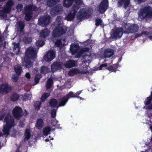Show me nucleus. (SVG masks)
<instances>
[{
  "label": "nucleus",
  "mask_w": 152,
  "mask_h": 152,
  "mask_svg": "<svg viewBox=\"0 0 152 152\" xmlns=\"http://www.w3.org/2000/svg\"><path fill=\"white\" fill-rule=\"evenodd\" d=\"M15 125L13 120L11 117L8 115L6 116L4 121L3 132L5 134H12L10 131L11 128Z\"/></svg>",
  "instance_id": "f257e3e1"
},
{
  "label": "nucleus",
  "mask_w": 152,
  "mask_h": 152,
  "mask_svg": "<svg viewBox=\"0 0 152 152\" xmlns=\"http://www.w3.org/2000/svg\"><path fill=\"white\" fill-rule=\"evenodd\" d=\"M152 15V9L150 7H146L141 9L138 13L139 19L141 20L147 16Z\"/></svg>",
  "instance_id": "f03ea898"
},
{
  "label": "nucleus",
  "mask_w": 152,
  "mask_h": 152,
  "mask_svg": "<svg viewBox=\"0 0 152 152\" xmlns=\"http://www.w3.org/2000/svg\"><path fill=\"white\" fill-rule=\"evenodd\" d=\"M77 96H75L74 93L71 91L69 92L66 96L62 98L59 104V106H64L65 105L68 99L71 97H76Z\"/></svg>",
  "instance_id": "7ed1b4c3"
},
{
  "label": "nucleus",
  "mask_w": 152,
  "mask_h": 152,
  "mask_svg": "<svg viewBox=\"0 0 152 152\" xmlns=\"http://www.w3.org/2000/svg\"><path fill=\"white\" fill-rule=\"evenodd\" d=\"M108 7V2L107 0L102 1L99 6L97 10L100 13L104 12L107 9Z\"/></svg>",
  "instance_id": "20e7f679"
},
{
  "label": "nucleus",
  "mask_w": 152,
  "mask_h": 152,
  "mask_svg": "<svg viewBox=\"0 0 152 152\" xmlns=\"http://www.w3.org/2000/svg\"><path fill=\"white\" fill-rule=\"evenodd\" d=\"M66 31V28L65 26L56 29L53 31V36L54 37L59 36L65 33Z\"/></svg>",
  "instance_id": "39448f33"
},
{
  "label": "nucleus",
  "mask_w": 152,
  "mask_h": 152,
  "mask_svg": "<svg viewBox=\"0 0 152 152\" xmlns=\"http://www.w3.org/2000/svg\"><path fill=\"white\" fill-rule=\"evenodd\" d=\"M22 111L20 107H17L13 110V114L14 116L16 118L21 116L22 115Z\"/></svg>",
  "instance_id": "423d86ee"
},
{
  "label": "nucleus",
  "mask_w": 152,
  "mask_h": 152,
  "mask_svg": "<svg viewBox=\"0 0 152 152\" xmlns=\"http://www.w3.org/2000/svg\"><path fill=\"white\" fill-rule=\"evenodd\" d=\"M13 4V3L12 1L10 0L8 1V2L3 12H4V14H2V16H5L6 13H8L10 11L11 8V7Z\"/></svg>",
  "instance_id": "0eeeda50"
},
{
  "label": "nucleus",
  "mask_w": 152,
  "mask_h": 152,
  "mask_svg": "<svg viewBox=\"0 0 152 152\" xmlns=\"http://www.w3.org/2000/svg\"><path fill=\"white\" fill-rule=\"evenodd\" d=\"M55 56V52L53 51L49 52L44 57L45 60L47 61H50L53 59Z\"/></svg>",
  "instance_id": "6e6552de"
},
{
  "label": "nucleus",
  "mask_w": 152,
  "mask_h": 152,
  "mask_svg": "<svg viewBox=\"0 0 152 152\" xmlns=\"http://www.w3.org/2000/svg\"><path fill=\"white\" fill-rule=\"evenodd\" d=\"M152 99V97L151 96L147 98L144 101V104L145 105V107L146 108V109H152V104H150V102Z\"/></svg>",
  "instance_id": "1a4fd4ad"
},
{
  "label": "nucleus",
  "mask_w": 152,
  "mask_h": 152,
  "mask_svg": "<svg viewBox=\"0 0 152 152\" xmlns=\"http://www.w3.org/2000/svg\"><path fill=\"white\" fill-rule=\"evenodd\" d=\"M10 90V88L7 84L1 86L0 88V92L4 94L7 93Z\"/></svg>",
  "instance_id": "9d476101"
},
{
  "label": "nucleus",
  "mask_w": 152,
  "mask_h": 152,
  "mask_svg": "<svg viewBox=\"0 0 152 152\" xmlns=\"http://www.w3.org/2000/svg\"><path fill=\"white\" fill-rule=\"evenodd\" d=\"M37 50L34 49L32 47H30L28 48L26 50V54L28 55H31L33 56H35L37 53Z\"/></svg>",
  "instance_id": "9b49d317"
},
{
  "label": "nucleus",
  "mask_w": 152,
  "mask_h": 152,
  "mask_svg": "<svg viewBox=\"0 0 152 152\" xmlns=\"http://www.w3.org/2000/svg\"><path fill=\"white\" fill-rule=\"evenodd\" d=\"M79 47V46L76 44H72L71 45L70 50L73 54L76 53V52L78 51Z\"/></svg>",
  "instance_id": "f8f14e48"
},
{
  "label": "nucleus",
  "mask_w": 152,
  "mask_h": 152,
  "mask_svg": "<svg viewBox=\"0 0 152 152\" xmlns=\"http://www.w3.org/2000/svg\"><path fill=\"white\" fill-rule=\"evenodd\" d=\"M61 64L60 63H56L53 64L51 66V70L53 72H55L59 68H62Z\"/></svg>",
  "instance_id": "ddd939ff"
},
{
  "label": "nucleus",
  "mask_w": 152,
  "mask_h": 152,
  "mask_svg": "<svg viewBox=\"0 0 152 152\" xmlns=\"http://www.w3.org/2000/svg\"><path fill=\"white\" fill-rule=\"evenodd\" d=\"M123 33V30L122 28L117 29L115 32L114 33V36L116 38L121 37Z\"/></svg>",
  "instance_id": "4468645a"
},
{
  "label": "nucleus",
  "mask_w": 152,
  "mask_h": 152,
  "mask_svg": "<svg viewBox=\"0 0 152 152\" xmlns=\"http://www.w3.org/2000/svg\"><path fill=\"white\" fill-rule=\"evenodd\" d=\"M114 53L113 51L110 49L106 50L104 52V56L105 58H109L112 56Z\"/></svg>",
  "instance_id": "2eb2a0df"
},
{
  "label": "nucleus",
  "mask_w": 152,
  "mask_h": 152,
  "mask_svg": "<svg viewBox=\"0 0 152 152\" xmlns=\"http://www.w3.org/2000/svg\"><path fill=\"white\" fill-rule=\"evenodd\" d=\"M44 125L43 121L42 119H39L37 121V124L36 127L38 129H40L42 128Z\"/></svg>",
  "instance_id": "dca6fc26"
},
{
  "label": "nucleus",
  "mask_w": 152,
  "mask_h": 152,
  "mask_svg": "<svg viewBox=\"0 0 152 152\" xmlns=\"http://www.w3.org/2000/svg\"><path fill=\"white\" fill-rule=\"evenodd\" d=\"M76 62L74 61H70L67 62L65 64V66L66 67L70 68L73 67L74 66H75L76 65Z\"/></svg>",
  "instance_id": "f3484780"
},
{
  "label": "nucleus",
  "mask_w": 152,
  "mask_h": 152,
  "mask_svg": "<svg viewBox=\"0 0 152 152\" xmlns=\"http://www.w3.org/2000/svg\"><path fill=\"white\" fill-rule=\"evenodd\" d=\"M129 0H120L118 1V3L120 5L123 4L125 8L129 4Z\"/></svg>",
  "instance_id": "a211bd4d"
},
{
  "label": "nucleus",
  "mask_w": 152,
  "mask_h": 152,
  "mask_svg": "<svg viewBox=\"0 0 152 152\" xmlns=\"http://www.w3.org/2000/svg\"><path fill=\"white\" fill-rule=\"evenodd\" d=\"M49 31L48 29H46L42 31L40 33L41 37L44 38L46 37L49 34Z\"/></svg>",
  "instance_id": "6ab92c4d"
},
{
  "label": "nucleus",
  "mask_w": 152,
  "mask_h": 152,
  "mask_svg": "<svg viewBox=\"0 0 152 152\" xmlns=\"http://www.w3.org/2000/svg\"><path fill=\"white\" fill-rule=\"evenodd\" d=\"M130 24H127L126 25V26L125 27V28L126 29L131 30L132 29V28L133 27L135 29V30L134 31H136L138 29V28L137 27V25H135L134 26H131L130 27Z\"/></svg>",
  "instance_id": "aec40b11"
},
{
  "label": "nucleus",
  "mask_w": 152,
  "mask_h": 152,
  "mask_svg": "<svg viewBox=\"0 0 152 152\" xmlns=\"http://www.w3.org/2000/svg\"><path fill=\"white\" fill-rule=\"evenodd\" d=\"M14 70L16 74L18 75H19L22 72L21 68L18 65L15 66Z\"/></svg>",
  "instance_id": "412c9836"
},
{
  "label": "nucleus",
  "mask_w": 152,
  "mask_h": 152,
  "mask_svg": "<svg viewBox=\"0 0 152 152\" xmlns=\"http://www.w3.org/2000/svg\"><path fill=\"white\" fill-rule=\"evenodd\" d=\"M72 0H64L63 4L64 5L67 7H70L72 4Z\"/></svg>",
  "instance_id": "4be33fe9"
},
{
  "label": "nucleus",
  "mask_w": 152,
  "mask_h": 152,
  "mask_svg": "<svg viewBox=\"0 0 152 152\" xmlns=\"http://www.w3.org/2000/svg\"><path fill=\"white\" fill-rule=\"evenodd\" d=\"M51 129L49 127H47L45 128L43 130V135L47 136L49 133V132L51 131Z\"/></svg>",
  "instance_id": "5701e85b"
},
{
  "label": "nucleus",
  "mask_w": 152,
  "mask_h": 152,
  "mask_svg": "<svg viewBox=\"0 0 152 152\" xmlns=\"http://www.w3.org/2000/svg\"><path fill=\"white\" fill-rule=\"evenodd\" d=\"M25 140H28L30 137L31 134L30 130L29 129H27L25 133Z\"/></svg>",
  "instance_id": "b1692460"
},
{
  "label": "nucleus",
  "mask_w": 152,
  "mask_h": 152,
  "mask_svg": "<svg viewBox=\"0 0 152 152\" xmlns=\"http://www.w3.org/2000/svg\"><path fill=\"white\" fill-rule=\"evenodd\" d=\"M80 72L79 70L76 69H71L69 72V74L70 75H72L78 73Z\"/></svg>",
  "instance_id": "393cba45"
},
{
  "label": "nucleus",
  "mask_w": 152,
  "mask_h": 152,
  "mask_svg": "<svg viewBox=\"0 0 152 152\" xmlns=\"http://www.w3.org/2000/svg\"><path fill=\"white\" fill-rule=\"evenodd\" d=\"M50 95V94L49 93H44L42 95L41 98V100L42 102H44L47 98H48Z\"/></svg>",
  "instance_id": "a878e982"
},
{
  "label": "nucleus",
  "mask_w": 152,
  "mask_h": 152,
  "mask_svg": "<svg viewBox=\"0 0 152 152\" xmlns=\"http://www.w3.org/2000/svg\"><path fill=\"white\" fill-rule=\"evenodd\" d=\"M53 84L52 80L51 79H48L46 85L47 88L49 89L52 86Z\"/></svg>",
  "instance_id": "bb28decb"
},
{
  "label": "nucleus",
  "mask_w": 152,
  "mask_h": 152,
  "mask_svg": "<svg viewBox=\"0 0 152 152\" xmlns=\"http://www.w3.org/2000/svg\"><path fill=\"white\" fill-rule=\"evenodd\" d=\"M64 40H58L56 42L55 44L58 46L61 47L65 45L64 43Z\"/></svg>",
  "instance_id": "cd10ccee"
},
{
  "label": "nucleus",
  "mask_w": 152,
  "mask_h": 152,
  "mask_svg": "<svg viewBox=\"0 0 152 152\" xmlns=\"http://www.w3.org/2000/svg\"><path fill=\"white\" fill-rule=\"evenodd\" d=\"M57 101L56 99H52L50 102V104L51 106H55L57 104Z\"/></svg>",
  "instance_id": "c85d7f7f"
},
{
  "label": "nucleus",
  "mask_w": 152,
  "mask_h": 152,
  "mask_svg": "<svg viewBox=\"0 0 152 152\" xmlns=\"http://www.w3.org/2000/svg\"><path fill=\"white\" fill-rule=\"evenodd\" d=\"M41 105V102L39 101L36 102L34 104L35 109L36 110H39Z\"/></svg>",
  "instance_id": "c756f323"
},
{
  "label": "nucleus",
  "mask_w": 152,
  "mask_h": 152,
  "mask_svg": "<svg viewBox=\"0 0 152 152\" xmlns=\"http://www.w3.org/2000/svg\"><path fill=\"white\" fill-rule=\"evenodd\" d=\"M48 70V68L45 66L42 67L41 69V72L42 73H45Z\"/></svg>",
  "instance_id": "7c9ffc66"
},
{
  "label": "nucleus",
  "mask_w": 152,
  "mask_h": 152,
  "mask_svg": "<svg viewBox=\"0 0 152 152\" xmlns=\"http://www.w3.org/2000/svg\"><path fill=\"white\" fill-rule=\"evenodd\" d=\"M51 124L53 126H55L56 128H58V121L56 120H54L52 122Z\"/></svg>",
  "instance_id": "2f4dec72"
},
{
  "label": "nucleus",
  "mask_w": 152,
  "mask_h": 152,
  "mask_svg": "<svg viewBox=\"0 0 152 152\" xmlns=\"http://www.w3.org/2000/svg\"><path fill=\"white\" fill-rule=\"evenodd\" d=\"M14 49L15 50H17L18 52L16 53V54H18L19 51V45L18 44H14Z\"/></svg>",
  "instance_id": "473e14b6"
},
{
  "label": "nucleus",
  "mask_w": 152,
  "mask_h": 152,
  "mask_svg": "<svg viewBox=\"0 0 152 152\" xmlns=\"http://www.w3.org/2000/svg\"><path fill=\"white\" fill-rule=\"evenodd\" d=\"M18 25L19 26L20 29V31H21L24 27V25L23 23V22H19L18 23Z\"/></svg>",
  "instance_id": "72a5a7b5"
},
{
  "label": "nucleus",
  "mask_w": 152,
  "mask_h": 152,
  "mask_svg": "<svg viewBox=\"0 0 152 152\" xmlns=\"http://www.w3.org/2000/svg\"><path fill=\"white\" fill-rule=\"evenodd\" d=\"M106 68L109 71H111L112 72H115L116 71V69L115 68H114L112 66H110L109 67Z\"/></svg>",
  "instance_id": "f704fd0d"
},
{
  "label": "nucleus",
  "mask_w": 152,
  "mask_h": 152,
  "mask_svg": "<svg viewBox=\"0 0 152 152\" xmlns=\"http://www.w3.org/2000/svg\"><path fill=\"white\" fill-rule=\"evenodd\" d=\"M59 0H50V1H48V4L49 5H50V3H52L53 4H56V2H57L59 1Z\"/></svg>",
  "instance_id": "c9c22d12"
},
{
  "label": "nucleus",
  "mask_w": 152,
  "mask_h": 152,
  "mask_svg": "<svg viewBox=\"0 0 152 152\" xmlns=\"http://www.w3.org/2000/svg\"><path fill=\"white\" fill-rule=\"evenodd\" d=\"M102 23V21L101 19H96V26H98L99 25L101 24Z\"/></svg>",
  "instance_id": "e433bc0d"
},
{
  "label": "nucleus",
  "mask_w": 152,
  "mask_h": 152,
  "mask_svg": "<svg viewBox=\"0 0 152 152\" xmlns=\"http://www.w3.org/2000/svg\"><path fill=\"white\" fill-rule=\"evenodd\" d=\"M41 77V75L39 74L38 75L35 76V81L37 82V83L38 82Z\"/></svg>",
  "instance_id": "4c0bfd02"
},
{
  "label": "nucleus",
  "mask_w": 152,
  "mask_h": 152,
  "mask_svg": "<svg viewBox=\"0 0 152 152\" xmlns=\"http://www.w3.org/2000/svg\"><path fill=\"white\" fill-rule=\"evenodd\" d=\"M44 44V42L43 41H37V45L38 46H42Z\"/></svg>",
  "instance_id": "58836bf2"
},
{
  "label": "nucleus",
  "mask_w": 152,
  "mask_h": 152,
  "mask_svg": "<svg viewBox=\"0 0 152 152\" xmlns=\"http://www.w3.org/2000/svg\"><path fill=\"white\" fill-rule=\"evenodd\" d=\"M50 22V17L49 16H48L47 18H45L44 20V22L45 23H49Z\"/></svg>",
  "instance_id": "ea45409f"
},
{
  "label": "nucleus",
  "mask_w": 152,
  "mask_h": 152,
  "mask_svg": "<svg viewBox=\"0 0 152 152\" xmlns=\"http://www.w3.org/2000/svg\"><path fill=\"white\" fill-rule=\"evenodd\" d=\"M107 66V64L106 63H105L103 64H101L99 67V69H97V70H101L102 69V68L104 67H106Z\"/></svg>",
  "instance_id": "a19ab883"
},
{
  "label": "nucleus",
  "mask_w": 152,
  "mask_h": 152,
  "mask_svg": "<svg viewBox=\"0 0 152 152\" xmlns=\"http://www.w3.org/2000/svg\"><path fill=\"white\" fill-rule=\"evenodd\" d=\"M81 91H78L75 94H74V95L77 96V97H76L80 98L81 100H83V99L81 97L78 96L81 93Z\"/></svg>",
  "instance_id": "79ce46f5"
},
{
  "label": "nucleus",
  "mask_w": 152,
  "mask_h": 152,
  "mask_svg": "<svg viewBox=\"0 0 152 152\" xmlns=\"http://www.w3.org/2000/svg\"><path fill=\"white\" fill-rule=\"evenodd\" d=\"M56 115V111L55 110H53L51 112V115L52 117H54Z\"/></svg>",
  "instance_id": "37998d69"
},
{
  "label": "nucleus",
  "mask_w": 152,
  "mask_h": 152,
  "mask_svg": "<svg viewBox=\"0 0 152 152\" xmlns=\"http://www.w3.org/2000/svg\"><path fill=\"white\" fill-rule=\"evenodd\" d=\"M22 7V5L21 4H18L17 7V9L18 10V11H20Z\"/></svg>",
  "instance_id": "c03bdc74"
},
{
  "label": "nucleus",
  "mask_w": 152,
  "mask_h": 152,
  "mask_svg": "<svg viewBox=\"0 0 152 152\" xmlns=\"http://www.w3.org/2000/svg\"><path fill=\"white\" fill-rule=\"evenodd\" d=\"M31 17V16L30 15L26 14V19L27 20H30V19Z\"/></svg>",
  "instance_id": "a18cd8bd"
},
{
  "label": "nucleus",
  "mask_w": 152,
  "mask_h": 152,
  "mask_svg": "<svg viewBox=\"0 0 152 152\" xmlns=\"http://www.w3.org/2000/svg\"><path fill=\"white\" fill-rule=\"evenodd\" d=\"M50 12L51 14L52 15H57L58 14V12L55 11H55L53 10L51 11Z\"/></svg>",
  "instance_id": "49530a36"
},
{
  "label": "nucleus",
  "mask_w": 152,
  "mask_h": 152,
  "mask_svg": "<svg viewBox=\"0 0 152 152\" xmlns=\"http://www.w3.org/2000/svg\"><path fill=\"white\" fill-rule=\"evenodd\" d=\"M27 65H26V68H29L31 66L32 64L31 63L29 62H27Z\"/></svg>",
  "instance_id": "de8ad7c7"
},
{
  "label": "nucleus",
  "mask_w": 152,
  "mask_h": 152,
  "mask_svg": "<svg viewBox=\"0 0 152 152\" xmlns=\"http://www.w3.org/2000/svg\"><path fill=\"white\" fill-rule=\"evenodd\" d=\"M83 66H84V64H85L86 65V66H88L89 65V61H84V62H83Z\"/></svg>",
  "instance_id": "09e8293b"
},
{
  "label": "nucleus",
  "mask_w": 152,
  "mask_h": 152,
  "mask_svg": "<svg viewBox=\"0 0 152 152\" xmlns=\"http://www.w3.org/2000/svg\"><path fill=\"white\" fill-rule=\"evenodd\" d=\"M26 77L27 78H30V74L28 73H27L26 74Z\"/></svg>",
  "instance_id": "8fccbe9b"
},
{
  "label": "nucleus",
  "mask_w": 152,
  "mask_h": 152,
  "mask_svg": "<svg viewBox=\"0 0 152 152\" xmlns=\"http://www.w3.org/2000/svg\"><path fill=\"white\" fill-rule=\"evenodd\" d=\"M26 96L27 97V99H30L32 97L29 94H27Z\"/></svg>",
  "instance_id": "3c124183"
},
{
  "label": "nucleus",
  "mask_w": 152,
  "mask_h": 152,
  "mask_svg": "<svg viewBox=\"0 0 152 152\" xmlns=\"http://www.w3.org/2000/svg\"><path fill=\"white\" fill-rule=\"evenodd\" d=\"M12 80H13L14 81H16L17 80V78H16V77H15V76H12Z\"/></svg>",
  "instance_id": "603ef678"
},
{
  "label": "nucleus",
  "mask_w": 152,
  "mask_h": 152,
  "mask_svg": "<svg viewBox=\"0 0 152 152\" xmlns=\"http://www.w3.org/2000/svg\"><path fill=\"white\" fill-rule=\"evenodd\" d=\"M4 115L3 114L0 115V120H1L3 118Z\"/></svg>",
  "instance_id": "864d4df0"
},
{
  "label": "nucleus",
  "mask_w": 152,
  "mask_h": 152,
  "mask_svg": "<svg viewBox=\"0 0 152 152\" xmlns=\"http://www.w3.org/2000/svg\"><path fill=\"white\" fill-rule=\"evenodd\" d=\"M88 49L87 48H85V49H84V50H83V52H86V51H88Z\"/></svg>",
  "instance_id": "5fc2aeb1"
},
{
  "label": "nucleus",
  "mask_w": 152,
  "mask_h": 152,
  "mask_svg": "<svg viewBox=\"0 0 152 152\" xmlns=\"http://www.w3.org/2000/svg\"><path fill=\"white\" fill-rule=\"evenodd\" d=\"M135 1L138 2H140L142 1V0H135Z\"/></svg>",
  "instance_id": "6e6d98bb"
},
{
  "label": "nucleus",
  "mask_w": 152,
  "mask_h": 152,
  "mask_svg": "<svg viewBox=\"0 0 152 152\" xmlns=\"http://www.w3.org/2000/svg\"><path fill=\"white\" fill-rule=\"evenodd\" d=\"M76 3H81V0H77V1L76 2Z\"/></svg>",
  "instance_id": "4d7b16f0"
},
{
  "label": "nucleus",
  "mask_w": 152,
  "mask_h": 152,
  "mask_svg": "<svg viewBox=\"0 0 152 152\" xmlns=\"http://www.w3.org/2000/svg\"><path fill=\"white\" fill-rule=\"evenodd\" d=\"M114 66L115 67H116V68H117L118 67V65L117 64H115L114 65Z\"/></svg>",
  "instance_id": "13d9d810"
},
{
  "label": "nucleus",
  "mask_w": 152,
  "mask_h": 152,
  "mask_svg": "<svg viewBox=\"0 0 152 152\" xmlns=\"http://www.w3.org/2000/svg\"><path fill=\"white\" fill-rule=\"evenodd\" d=\"M45 140V141H46V142H48V141H49V139H46Z\"/></svg>",
  "instance_id": "bf43d9fd"
},
{
  "label": "nucleus",
  "mask_w": 152,
  "mask_h": 152,
  "mask_svg": "<svg viewBox=\"0 0 152 152\" xmlns=\"http://www.w3.org/2000/svg\"><path fill=\"white\" fill-rule=\"evenodd\" d=\"M149 38L151 39H152V36H150V37H149Z\"/></svg>",
  "instance_id": "052dcab7"
},
{
  "label": "nucleus",
  "mask_w": 152,
  "mask_h": 152,
  "mask_svg": "<svg viewBox=\"0 0 152 152\" xmlns=\"http://www.w3.org/2000/svg\"><path fill=\"white\" fill-rule=\"evenodd\" d=\"M2 134L0 132V136H2Z\"/></svg>",
  "instance_id": "680f3d73"
},
{
  "label": "nucleus",
  "mask_w": 152,
  "mask_h": 152,
  "mask_svg": "<svg viewBox=\"0 0 152 152\" xmlns=\"http://www.w3.org/2000/svg\"><path fill=\"white\" fill-rule=\"evenodd\" d=\"M53 138H52L51 139H50V140H53Z\"/></svg>",
  "instance_id": "e2e57ef3"
}]
</instances>
